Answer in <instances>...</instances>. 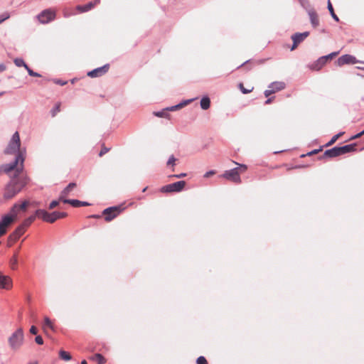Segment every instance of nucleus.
Instances as JSON below:
<instances>
[{"label": "nucleus", "instance_id": "nucleus-44", "mask_svg": "<svg viewBox=\"0 0 364 364\" xmlns=\"http://www.w3.org/2000/svg\"><path fill=\"white\" fill-rule=\"evenodd\" d=\"M274 93V91L273 90L272 88H269L268 90H266L264 91V95L265 97H269L270 95Z\"/></svg>", "mask_w": 364, "mask_h": 364}, {"label": "nucleus", "instance_id": "nucleus-59", "mask_svg": "<svg viewBox=\"0 0 364 364\" xmlns=\"http://www.w3.org/2000/svg\"><path fill=\"white\" fill-rule=\"evenodd\" d=\"M80 364H87L86 360H82Z\"/></svg>", "mask_w": 364, "mask_h": 364}, {"label": "nucleus", "instance_id": "nucleus-7", "mask_svg": "<svg viewBox=\"0 0 364 364\" xmlns=\"http://www.w3.org/2000/svg\"><path fill=\"white\" fill-rule=\"evenodd\" d=\"M124 210L122 205L112 206L105 209L102 212L105 220L109 222L115 218Z\"/></svg>", "mask_w": 364, "mask_h": 364}, {"label": "nucleus", "instance_id": "nucleus-17", "mask_svg": "<svg viewBox=\"0 0 364 364\" xmlns=\"http://www.w3.org/2000/svg\"><path fill=\"white\" fill-rule=\"evenodd\" d=\"M36 217L41 218L43 221L50 223V213L43 209H38L35 213Z\"/></svg>", "mask_w": 364, "mask_h": 364}, {"label": "nucleus", "instance_id": "nucleus-35", "mask_svg": "<svg viewBox=\"0 0 364 364\" xmlns=\"http://www.w3.org/2000/svg\"><path fill=\"white\" fill-rule=\"evenodd\" d=\"M26 70H27V72L30 76H33V77H41V76L39 73L34 72L33 70H31L28 66L26 67Z\"/></svg>", "mask_w": 364, "mask_h": 364}, {"label": "nucleus", "instance_id": "nucleus-25", "mask_svg": "<svg viewBox=\"0 0 364 364\" xmlns=\"http://www.w3.org/2000/svg\"><path fill=\"white\" fill-rule=\"evenodd\" d=\"M200 107L203 109H204V110L208 109L210 106V98L207 96L202 97V99L200 100Z\"/></svg>", "mask_w": 364, "mask_h": 364}, {"label": "nucleus", "instance_id": "nucleus-20", "mask_svg": "<svg viewBox=\"0 0 364 364\" xmlns=\"http://www.w3.org/2000/svg\"><path fill=\"white\" fill-rule=\"evenodd\" d=\"M64 203L70 204L75 208L90 205V203H88L87 202L80 201V200H76V199L65 200Z\"/></svg>", "mask_w": 364, "mask_h": 364}, {"label": "nucleus", "instance_id": "nucleus-62", "mask_svg": "<svg viewBox=\"0 0 364 364\" xmlns=\"http://www.w3.org/2000/svg\"><path fill=\"white\" fill-rule=\"evenodd\" d=\"M5 92H0V96H2Z\"/></svg>", "mask_w": 364, "mask_h": 364}, {"label": "nucleus", "instance_id": "nucleus-18", "mask_svg": "<svg viewBox=\"0 0 364 364\" xmlns=\"http://www.w3.org/2000/svg\"><path fill=\"white\" fill-rule=\"evenodd\" d=\"M326 57H320L316 61L310 65V68L315 70H319L326 63Z\"/></svg>", "mask_w": 364, "mask_h": 364}, {"label": "nucleus", "instance_id": "nucleus-47", "mask_svg": "<svg viewBox=\"0 0 364 364\" xmlns=\"http://www.w3.org/2000/svg\"><path fill=\"white\" fill-rule=\"evenodd\" d=\"M109 151V149L108 148H106V147H104L101 149L100 154H99V156H102V155H104L105 154H106L107 152H108Z\"/></svg>", "mask_w": 364, "mask_h": 364}, {"label": "nucleus", "instance_id": "nucleus-4", "mask_svg": "<svg viewBox=\"0 0 364 364\" xmlns=\"http://www.w3.org/2000/svg\"><path fill=\"white\" fill-rule=\"evenodd\" d=\"M355 150V144H347L343 146H334L332 149L326 150L323 154V157L334 158Z\"/></svg>", "mask_w": 364, "mask_h": 364}, {"label": "nucleus", "instance_id": "nucleus-24", "mask_svg": "<svg viewBox=\"0 0 364 364\" xmlns=\"http://www.w3.org/2000/svg\"><path fill=\"white\" fill-rule=\"evenodd\" d=\"M94 6H95V4L93 2H89L84 5H78L77 6V9L80 12L83 13V12H87V11H90V9L94 8Z\"/></svg>", "mask_w": 364, "mask_h": 364}, {"label": "nucleus", "instance_id": "nucleus-42", "mask_svg": "<svg viewBox=\"0 0 364 364\" xmlns=\"http://www.w3.org/2000/svg\"><path fill=\"white\" fill-rule=\"evenodd\" d=\"M338 53V52H333V53H330V54H328L327 55H324L323 57H326L325 60L327 62V60L328 59H331L333 57L336 56Z\"/></svg>", "mask_w": 364, "mask_h": 364}, {"label": "nucleus", "instance_id": "nucleus-15", "mask_svg": "<svg viewBox=\"0 0 364 364\" xmlns=\"http://www.w3.org/2000/svg\"><path fill=\"white\" fill-rule=\"evenodd\" d=\"M25 228L23 225H19L9 237V239L12 242L17 241L20 237L24 233Z\"/></svg>", "mask_w": 364, "mask_h": 364}, {"label": "nucleus", "instance_id": "nucleus-30", "mask_svg": "<svg viewBox=\"0 0 364 364\" xmlns=\"http://www.w3.org/2000/svg\"><path fill=\"white\" fill-rule=\"evenodd\" d=\"M59 356L60 358L62 359V360H66V361H68V360H70L72 357L71 355H70L69 353L65 351V350H61L60 352H59Z\"/></svg>", "mask_w": 364, "mask_h": 364}, {"label": "nucleus", "instance_id": "nucleus-27", "mask_svg": "<svg viewBox=\"0 0 364 364\" xmlns=\"http://www.w3.org/2000/svg\"><path fill=\"white\" fill-rule=\"evenodd\" d=\"M168 109H166V107L163 109L161 111L154 112V114L158 117H168L169 114H168Z\"/></svg>", "mask_w": 364, "mask_h": 364}, {"label": "nucleus", "instance_id": "nucleus-61", "mask_svg": "<svg viewBox=\"0 0 364 364\" xmlns=\"http://www.w3.org/2000/svg\"><path fill=\"white\" fill-rule=\"evenodd\" d=\"M146 189H147V187H145V188L142 190V192H145Z\"/></svg>", "mask_w": 364, "mask_h": 364}, {"label": "nucleus", "instance_id": "nucleus-2", "mask_svg": "<svg viewBox=\"0 0 364 364\" xmlns=\"http://www.w3.org/2000/svg\"><path fill=\"white\" fill-rule=\"evenodd\" d=\"M28 203L24 201L21 205L15 204L11 209L10 212L2 216L0 220V237L6 232V228L16 218L19 210H24L27 207Z\"/></svg>", "mask_w": 364, "mask_h": 364}, {"label": "nucleus", "instance_id": "nucleus-19", "mask_svg": "<svg viewBox=\"0 0 364 364\" xmlns=\"http://www.w3.org/2000/svg\"><path fill=\"white\" fill-rule=\"evenodd\" d=\"M308 14H309L310 21H311L312 26L314 28L317 27L319 24V21H318V16H317V14L316 13V11L312 9L309 10L308 11Z\"/></svg>", "mask_w": 364, "mask_h": 364}, {"label": "nucleus", "instance_id": "nucleus-53", "mask_svg": "<svg viewBox=\"0 0 364 364\" xmlns=\"http://www.w3.org/2000/svg\"><path fill=\"white\" fill-rule=\"evenodd\" d=\"M299 44L294 43V41H293V44L291 47V50H294L297 46H298Z\"/></svg>", "mask_w": 364, "mask_h": 364}, {"label": "nucleus", "instance_id": "nucleus-23", "mask_svg": "<svg viewBox=\"0 0 364 364\" xmlns=\"http://www.w3.org/2000/svg\"><path fill=\"white\" fill-rule=\"evenodd\" d=\"M285 83L283 82H273L269 85V88H272L275 92L284 89Z\"/></svg>", "mask_w": 364, "mask_h": 364}, {"label": "nucleus", "instance_id": "nucleus-52", "mask_svg": "<svg viewBox=\"0 0 364 364\" xmlns=\"http://www.w3.org/2000/svg\"><path fill=\"white\" fill-rule=\"evenodd\" d=\"M319 151H320V149H314V150L310 151L309 153H308V155H312V154H317Z\"/></svg>", "mask_w": 364, "mask_h": 364}, {"label": "nucleus", "instance_id": "nucleus-50", "mask_svg": "<svg viewBox=\"0 0 364 364\" xmlns=\"http://www.w3.org/2000/svg\"><path fill=\"white\" fill-rule=\"evenodd\" d=\"M186 176V173H180V174H175V175H173L172 176L174 177V178H182V177H184Z\"/></svg>", "mask_w": 364, "mask_h": 364}, {"label": "nucleus", "instance_id": "nucleus-12", "mask_svg": "<svg viewBox=\"0 0 364 364\" xmlns=\"http://www.w3.org/2000/svg\"><path fill=\"white\" fill-rule=\"evenodd\" d=\"M109 69V65H105L102 67L95 68L87 73V75L90 77H97L105 74Z\"/></svg>", "mask_w": 364, "mask_h": 364}, {"label": "nucleus", "instance_id": "nucleus-32", "mask_svg": "<svg viewBox=\"0 0 364 364\" xmlns=\"http://www.w3.org/2000/svg\"><path fill=\"white\" fill-rule=\"evenodd\" d=\"M10 267L12 269H16L17 268L18 259L16 255H14L9 261Z\"/></svg>", "mask_w": 364, "mask_h": 364}, {"label": "nucleus", "instance_id": "nucleus-28", "mask_svg": "<svg viewBox=\"0 0 364 364\" xmlns=\"http://www.w3.org/2000/svg\"><path fill=\"white\" fill-rule=\"evenodd\" d=\"M36 219V215H31L28 218L23 220L22 224L21 225H23V228L26 229L27 227H28Z\"/></svg>", "mask_w": 364, "mask_h": 364}, {"label": "nucleus", "instance_id": "nucleus-10", "mask_svg": "<svg viewBox=\"0 0 364 364\" xmlns=\"http://www.w3.org/2000/svg\"><path fill=\"white\" fill-rule=\"evenodd\" d=\"M223 177L236 183L241 182L238 167L225 171L223 174Z\"/></svg>", "mask_w": 364, "mask_h": 364}, {"label": "nucleus", "instance_id": "nucleus-16", "mask_svg": "<svg viewBox=\"0 0 364 364\" xmlns=\"http://www.w3.org/2000/svg\"><path fill=\"white\" fill-rule=\"evenodd\" d=\"M309 35V31H305L303 33H296L291 36V40L294 41V43L299 44L302 41H304L306 38H307Z\"/></svg>", "mask_w": 364, "mask_h": 364}, {"label": "nucleus", "instance_id": "nucleus-56", "mask_svg": "<svg viewBox=\"0 0 364 364\" xmlns=\"http://www.w3.org/2000/svg\"><path fill=\"white\" fill-rule=\"evenodd\" d=\"M100 0H94L92 2L95 4V6L100 3Z\"/></svg>", "mask_w": 364, "mask_h": 364}, {"label": "nucleus", "instance_id": "nucleus-39", "mask_svg": "<svg viewBox=\"0 0 364 364\" xmlns=\"http://www.w3.org/2000/svg\"><path fill=\"white\" fill-rule=\"evenodd\" d=\"M59 111H60V104H57L51 110L52 116L54 117L56 114V113L58 112Z\"/></svg>", "mask_w": 364, "mask_h": 364}, {"label": "nucleus", "instance_id": "nucleus-22", "mask_svg": "<svg viewBox=\"0 0 364 364\" xmlns=\"http://www.w3.org/2000/svg\"><path fill=\"white\" fill-rule=\"evenodd\" d=\"M195 99L196 98L183 100V102H180L178 105H173V106H171V107H167L166 109H168V111H172V112L173 111H176V110H177V109H178L180 108H182L183 107L188 105L189 103L193 102Z\"/></svg>", "mask_w": 364, "mask_h": 364}, {"label": "nucleus", "instance_id": "nucleus-36", "mask_svg": "<svg viewBox=\"0 0 364 364\" xmlns=\"http://www.w3.org/2000/svg\"><path fill=\"white\" fill-rule=\"evenodd\" d=\"M10 17V15L8 12H5L2 14H0V24L3 23L5 20L8 19Z\"/></svg>", "mask_w": 364, "mask_h": 364}, {"label": "nucleus", "instance_id": "nucleus-63", "mask_svg": "<svg viewBox=\"0 0 364 364\" xmlns=\"http://www.w3.org/2000/svg\"><path fill=\"white\" fill-rule=\"evenodd\" d=\"M361 134L363 135L364 134V129L361 132Z\"/></svg>", "mask_w": 364, "mask_h": 364}, {"label": "nucleus", "instance_id": "nucleus-49", "mask_svg": "<svg viewBox=\"0 0 364 364\" xmlns=\"http://www.w3.org/2000/svg\"><path fill=\"white\" fill-rule=\"evenodd\" d=\"M236 164H237L239 166V168H241L242 169V171H245L246 169H247V166L245 165V164H239L236 162H235Z\"/></svg>", "mask_w": 364, "mask_h": 364}, {"label": "nucleus", "instance_id": "nucleus-54", "mask_svg": "<svg viewBox=\"0 0 364 364\" xmlns=\"http://www.w3.org/2000/svg\"><path fill=\"white\" fill-rule=\"evenodd\" d=\"M6 70V66L4 64H0V73Z\"/></svg>", "mask_w": 364, "mask_h": 364}, {"label": "nucleus", "instance_id": "nucleus-58", "mask_svg": "<svg viewBox=\"0 0 364 364\" xmlns=\"http://www.w3.org/2000/svg\"><path fill=\"white\" fill-rule=\"evenodd\" d=\"M248 63V60H246V62H245L244 63H242V65H240V66H238L237 68H240L241 66H242L245 63Z\"/></svg>", "mask_w": 364, "mask_h": 364}, {"label": "nucleus", "instance_id": "nucleus-34", "mask_svg": "<svg viewBox=\"0 0 364 364\" xmlns=\"http://www.w3.org/2000/svg\"><path fill=\"white\" fill-rule=\"evenodd\" d=\"M343 134V132H339L334 135L331 139L327 143V146L331 145L336 141V140Z\"/></svg>", "mask_w": 364, "mask_h": 364}, {"label": "nucleus", "instance_id": "nucleus-51", "mask_svg": "<svg viewBox=\"0 0 364 364\" xmlns=\"http://www.w3.org/2000/svg\"><path fill=\"white\" fill-rule=\"evenodd\" d=\"M299 1L300 2L301 5L303 6V7H305L306 6V4H308V1L307 0H299Z\"/></svg>", "mask_w": 364, "mask_h": 364}, {"label": "nucleus", "instance_id": "nucleus-9", "mask_svg": "<svg viewBox=\"0 0 364 364\" xmlns=\"http://www.w3.org/2000/svg\"><path fill=\"white\" fill-rule=\"evenodd\" d=\"M185 185L186 182L184 181H179L163 186L161 188V191L163 193L180 192L183 190Z\"/></svg>", "mask_w": 364, "mask_h": 364}, {"label": "nucleus", "instance_id": "nucleus-64", "mask_svg": "<svg viewBox=\"0 0 364 364\" xmlns=\"http://www.w3.org/2000/svg\"><path fill=\"white\" fill-rule=\"evenodd\" d=\"M28 364H37L36 363H30Z\"/></svg>", "mask_w": 364, "mask_h": 364}, {"label": "nucleus", "instance_id": "nucleus-46", "mask_svg": "<svg viewBox=\"0 0 364 364\" xmlns=\"http://www.w3.org/2000/svg\"><path fill=\"white\" fill-rule=\"evenodd\" d=\"M215 171H213V170L209 171H207V172L204 174V177H205V178H208V177H210V176L214 175V174H215Z\"/></svg>", "mask_w": 364, "mask_h": 364}, {"label": "nucleus", "instance_id": "nucleus-38", "mask_svg": "<svg viewBox=\"0 0 364 364\" xmlns=\"http://www.w3.org/2000/svg\"><path fill=\"white\" fill-rule=\"evenodd\" d=\"M176 160V158L174 157L173 155L170 156L169 158H168V160L167 161V165L168 166H170V165L174 166Z\"/></svg>", "mask_w": 364, "mask_h": 364}, {"label": "nucleus", "instance_id": "nucleus-6", "mask_svg": "<svg viewBox=\"0 0 364 364\" xmlns=\"http://www.w3.org/2000/svg\"><path fill=\"white\" fill-rule=\"evenodd\" d=\"M23 151H24L23 150L22 153L20 155H18L17 157H15L14 160L12 162L0 166V175L3 172L9 173L16 169L18 166V164L20 165L21 171H23V159L22 154H23Z\"/></svg>", "mask_w": 364, "mask_h": 364}, {"label": "nucleus", "instance_id": "nucleus-48", "mask_svg": "<svg viewBox=\"0 0 364 364\" xmlns=\"http://www.w3.org/2000/svg\"><path fill=\"white\" fill-rule=\"evenodd\" d=\"M30 333L31 334H33V335H36L37 333V328L36 326H32L31 328H30Z\"/></svg>", "mask_w": 364, "mask_h": 364}, {"label": "nucleus", "instance_id": "nucleus-45", "mask_svg": "<svg viewBox=\"0 0 364 364\" xmlns=\"http://www.w3.org/2000/svg\"><path fill=\"white\" fill-rule=\"evenodd\" d=\"M54 82H55V83L60 85H65L67 84V81H64L62 80H55Z\"/></svg>", "mask_w": 364, "mask_h": 364}, {"label": "nucleus", "instance_id": "nucleus-29", "mask_svg": "<svg viewBox=\"0 0 364 364\" xmlns=\"http://www.w3.org/2000/svg\"><path fill=\"white\" fill-rule=\"evenodd\" d=\"M328 9L331 14V16H332V18L336 21H339V18L337 16V15L334 13V10H333V8L332 6V4L330 1V0L328 1Z\"/></svg>", "mask_w": 364, "mask_h": 364}, {"label": "nucleus", "instance_id": "nucleus-57", "mask_svg": "<svg viewBox=\"0 0 364 364\" xmlns=\"http://www.w3.org/2000/svg\"><path fill=\"white\" fill-rule=\"evenodd\" d=\"M362 136V134H361V132H360V133H358V134H355V137L358 138V137H360V136Z\"/></svg>", "mask_w": 364, "mask_h": 364}, {"label": "nucleus", "instance_id": "nucleus-55", "mask_svg": "<svg viewBox=\"0 0 364 364\" xmlns=\"http://www.w3.org/2000/svg\"><path fill=\"white\" fill-rule=\"evenodd\" d=\"M271 102H272V98H269V99H267V100L265 101V104H266V105L269 104Z\"/></svg>", "mask_w": 364, "mask_h": 364}, {"label": "nucleus", "instance_id": "nucleus-43", "mask_svg": "<svg viewBox=\"0 0 364 364\" xmlns=\"http://www.w3.org/2000/svg\"><path fill=\"white\" fill-rule=\"evenodd\" d=\"M35 341L36 342V343H38V345H42L43 344V338L41 336H37L36 338H35Z\"/></svg>", "mask_w": 364, "mask_h": 364}, {"label": "nucleus", "instance_id": "nucleus-41", "mask_svg": "<svg viewBox=\"0 0 364 364\" xmlns=\"http://www.w3.org/2000/svg\"><path fill=\"white\" fill-rule=\"evenodd\" d=\"M60 201V200H59V199L58 200H53L49 205V209H53L55 208L59 204Z\"/></svg>", "mask_w": 364, "mask_h": 364}, {"label": "nucleus", "instance_id": "nucleus-8", "mask_svg": "<svg viewBox=\"0 0 364 364\" xmlns=\"http://www.w3.org/2000/svg\"><path fill=\"white\" fill-rule=\"evenodd\" d=\"M55 13L51 9H45L37 16L39 22L43 24L50 23L55 19Z\"/></svg>", "mask_w": 364, "mask_h": 364}, {"label": "nucleus", "instance_id": "nucleus-13", "mask_svg": "<svg viewBox=\"0 0 364 364\" xmlns=\"http://www.w3.org/2000/svg\"><path fill=\"white\" fill-rule=\"evenodd\" d=\"M12 287L11 279L6 275L3 274L0 272V288L4 289H9Z\"/></svg>", "mask_w": 364, "mask_h": 364}, {"label": "nucleus", "instance_id": "nucleus-14", "mask_svg": "<svg viewBox=\"0 0 364 364\" xmlns=\"http://www.w3.org/2000/svg\"><path fill=\"white\" fill-rule=\"evenodd\" d=\"M76 187L75 183H70L60 193L59 196V200H61L64 203L65 200H68L66 197L70 194V193Z\"/></svg>", "mask_w": 364, "mask_h": 364}, {"label": "nucleus", "instance_id": "nucleus-40", "mask_svg": "<svg viewBox=\"0 0 364 364\" xmlns=\"http://www.w3.org/2000/svg\"><path fill=\"white\" fill-rule=\"evenodd\" d=\"M239 87H240V89L241 90V92L243 93V94H247V93H250L252 89H250V90H247V89H245L244 87H243V85L242 83H240L239 84Z\"/></svg>", "mask_w": 364, "mask_h": 364}, {"label": "nucleus", "instance_id": "nucleus-1", "mask_svg": "<svg viewBox=\"0 0 364 364\" xmlns=\"http://www.w3.org/2000/svg\"><path fill=\"white\" fill-rule=\"evenodd\" d=\"M22 171L20 169V165L16 168L15 173L11 178L10 182L7 184L4 196L9 199L19 193L26 185L28 179L26 176H21Z\"/></svg>", "mask_w": 364, "mask_h": 364}, {"label": "nucleus", "instance_id": "nucleus-3", "mask_svg": "<svg viewBox=\"0 0 364 364\" xmlns=\"http://www.w3.org/2000/svg\"><path fill=\"white\" fill-rule=\"evenodd\" d=\"M23 150L24 151L22 155L24 161L26 149L25 147H21L20 136L18 132H16L13 134L10 141H9V144L4 150V153L6 154H15V157H17L22 153Z\"/></svg>", "mask_w": 364, "mask_h": 364}, {"label": "nucleus", "instance_id": "nucleus-60", "mask_svg": "<svg viewBox=\"0 0 364 364\" xmlns=\"http://www.w3.org/2000/svg\"><path fill=\"white\" fill-rule=\"evenodd\" d=\"M357 139L356 137H355V135L350 137V139Z\"/></svg>", "mask_w": 364, "mask_h": 364}, {"label": "nucleus", "instance_id": "nucleus-11", "mask_svg": "<svg viewBox=\"0 0 364 364\" xmlns=\"http://www.w3.org/2000/svg\"><path fill=\"white\" fill-rule=\"evenodd\" d=\"M337 62L338 65L341 66L346 64H355L358 63V60L353 55L345 54L338 58Z\"/></svg>", "mask_w": 364, "mask_h": 364}, {"label": "nucleus", "instance_id": "nucleus-33", "mask_svg": "<svg viewBox=\"0 0 364 364\" xmlns=\"http://www.w3.org/2000/svg\"><path fill=\"white\" fill-rule=\"evenodd\" d=\"M43 327H44V328H45V327H48V328H50L51 330H53V329H54V326H53V323H52L51 320H50L48 317H47V316H46V317L44 318V324H43Z\"/></svg>", "mask_w": 364, "mask_h": 364}, {"label": "nucleus", "instance_id": "nucleus-31", "mask_svg": "<svg viewBox=\"0 0 364 364\" xmlns=\"http://www.w3.org/2000/svg\"><path fill=\"white\" fill-rule=\"evenodd\" d=\"M14 62V64L17 67H24L25 69H26V67H28V65L26 64L23 59H22V58H15Z\"/></svg>", "mask_w": 364, "mask_h": 364}, {"label": "nucleus", "instance_id": "nucleus-5", "mask_svg": "<svg viewBox=\"0 0 364 364\" xmlns=\"http://www.w3.org/2000/svg\"><path fill=\"white\" fill-rule=\"evenodd\" d=\"M24 334L22 328H18L9 338V344L13 350H18L23 345Z\"/></svg>", "mask_w": 364, "mask_h": 364}, {"label": "nucleus", "instance_id": "nucleus-37", "mask_svg": "<svg viewBox=\"0 0 364 364\" xmlns=\"http://www.w3.org/2000/svg\"><path fill=\"white\" fill-rule=\"evenodd\" d=\"M196 363L198 364H208L207 360L204 356H199L196 360Z\"/></svg>", "mask_w": 364, "mask_h": 364}, {"label": "nucleus", "instance_id": "nucleus-21", "mask_svg": "<svg viewBox=\"0 0 364 364\" xmlns=\"http://www.w3.org/2000/svg\"><path fill=\"white\" fill-rule=\"evenodd\" d=\"M67 216V213L65 212L53 211L50 213V223H53L58 219L63 218Z\"/></svg>", "mask_w": 364, "mask_h": 364}, {"label": "nucleus", "instance_id": "nucleus-26", "mask_svg": "<svg viewBox=\"0 0 364 364\" xmlns=\"http://www.w3.org/2000/svg\"><path fill=\"white\" fill-rule=\"evenodd\" d=\"M91 359L96 360L98 364H105L106 362L105 358L100 353L95 354Z\"/></svg>", "mask_w": 364, "mask_h": 364}]
</instances>
